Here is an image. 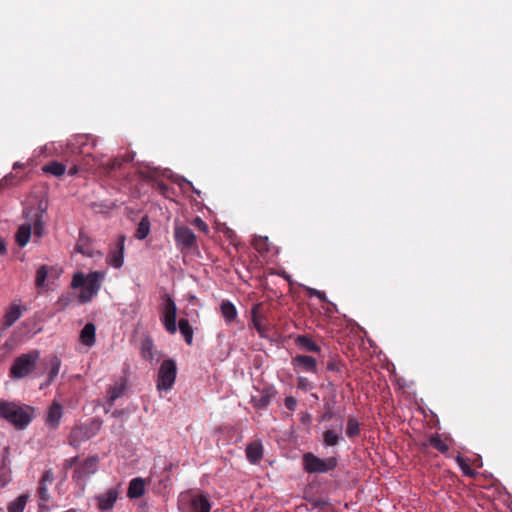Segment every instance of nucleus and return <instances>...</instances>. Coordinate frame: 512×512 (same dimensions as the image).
Instances as JSON below:
<instances>
[{
    "label": "nucleus",
    "instance_id": "nucleus-1",
    "mask_svg": "<svg viewBox=\"0 0 512 512\" xmlns=\"http://www.w3.org/2000/svg\"><path fill=\"white\" fill-rule=\"evenodd\" d=\"M34 418V408L16 401L0 399V419L18 430L25 429Z\"/></svg>",
    "mask_w": 512,
    "mask_h": 512
},
{
    "label": "nucleus",
    "instance_id": "nucleus-2",
    "mask_svg": "<svg viewBox=\"0 0 512 512\" xmlns=\"http://www.w3.org/2000/svg\"><path fill=\"white\" fill-rule=\"evenodd\" d=\"M106 273L103 271H93L85 275L82 272L73 274L71 288H82L78 298L81 303L90 302L101 289Z\"/></svg>",
    "mask_w": 512,
    "mask_h": 512
},
{
    "label": "nucleus",
    "instance_id": "nucleus-3",
    "mask_svg": "<svg viewBox=\"0 0 512 512\" xmlns=\"http://www.w3.org/2000/svg\"><path fill=\"white\" fill-rule=\"evenodd\" d=\"M40 356V351L33 349L16 357L9 369L10 379L20 380L34 376Z\"/></svg>",
    "mask_w": 512,
    "mask_h": 512
},
{
    "label": "nucleus",
    "instance_id": "nucleus-4",
    "mask_svg": "<svg viewBox=\"0 0 512 512\" xmlns=\"http://www.w3.org/2000/svg\"><path fill=\"white\" fill-rule=\"evenodd\" d=\"M303 465L305 471L310 474L327 473L337 467L338 459L335 456L321 459L309 452L303 455Z\"/></svg>",
    "mask_w": 512,
    "mask_h": 512
},
{
    "label": "nucleus",
    "instance_id": "nucleus-5",
    "mask_svg": "<svg viewBox=\"0 0 512 512\" xmlns=\"http://www.w3.org/2000/svg\"><path fill=\"white\" fill-rule=\"evenodd\" d=\"M174 240L182 253L195 251L199 247L195 233L189 227L178 223L174 226Z\"/></svg>",
    "mask_w": 512,
    "mask_h": 512
},
{
    "label": "nucleus",
    "instance_id": "nucleus-6",
    "mask_svg": "<svg viewBox=\"0 0 512 512\" xmlns=\"http://www.w3.org/2000/svg\"><path fill=\"white\" fill-rule=\"evenodd\" d=\"M100 428L101 422L97 420L75 426L69 435L70 445L78 448L83 442L94 437L99 432Z\"/></svg>",
    "mask_w": 512,
    "mask_h": 512
},
{
    "label": "nucleus",
    "instance_id": "nucleus-7",
    "mask_svg": "<svg viewBox=\"0 0 512 512\" xmlns=\"http://www.w3.org/2000/svg\"><path fill=\"white\" fill-rule=\"evenodd\" d=\"M177 375V366L174 360H164L159 368L157 376V390L159 392L169 391L172 389Z\"/></svg>",
    "mask_w": 512,
    "mask_h": 512
},
{
    "label": "nucleus",
    "instance_id": "nucleus-8",
    "mask_svg": "<svg viewBox=\"0 0 512 512\" xmlns=\"http://www.w3.org/2000/svg\"><path fill=\"white\" fill-rule=\"evenodd\" d=\"M99 459L97 456L86 458L75 470L72 475V480L80 487L81 490L85 486L90 477L98 470Z\"/></svg>",
    "mask_w": 512,
    "mask_h": 512
},
{
    "label": "nucleus",
    "instance_id": "nucleus-9",
    "mask_svg": "<svg viewBox=\"0 0 512 512\" xmlns=\"http://www.w3.org/2000/svg\"><path fill=\"white\" fill-rule=\"evenodd\" d=\"M54 481V471L52 468H46L44 470V472L42 473L40 479H39V483H38V488H37V494H38V497H39V508L40 509H45L47 508V504L50 502L51 500V496L48 492V485L52 484Z\"/></svg>",
    "mask_w": 512,
    "mask_h": 512
},
{
    "label": "nucleus",
    "instance_id": "nucleus-10",
    "mask_svg": "<svg viewBox=\"0 0 512 512\" xmlns=\"http://www.w3.org/2000/svg\"><path fill=\"white\" fill-rule=\"evenodd\" d=\"M120 495V484L110 487L103 493L95 496L97 508L101 512H111Z\"/></svg>",
    "mask_w": 512,
    "mask_h": 512
},
{
    "label": "nucleus",
    "instance_id": "nucleus-11",
    "mask_svg": "<svg viewBox=\"0 0 512 512\" xmlns=\"http://www.w3.org/2000/svg\"><path fill=\"white\" fill-rule=\"evenodd\" d=\"M176 313H177V307L174 302V300L166 295L164 308H163V315H162V322L170 334H175L177 331L176 326Z\"/></svg>",
    "mask_w": 512,
    "mask_h": 512
},
{
    "label": "nucleus",
    "instance_id": "nucleus-12",
    "mask_svg": "<svg viewBox=\"0 0 512 512\" xmlns=\"http://www.w3.org/2000/svg\"><path fill=\"white\" fill-rule=\"evenodd\" d=\"M125 236L120 235L115 246L111 247L107 256V263L115 268L120 269L124 264Z\"/></svg>",
    "mask_w": 512,
    "mask_h": 512
},
{
    "label": "nucleus",
    "instance_id": "nucleus-13",
    "mask_svg": "<svg viewBox=\"0 0 512 512\" xmlns=\"http://www.w3.org/2000/svg\"><path fill=\"white\" fill-rule=\"evenodd\" d=\"M96 144L97 139L93 135L89 134L75 135L68 142L70 150L80 154L85 153V147L90 146L91 148H94Z\"/></svg>",
    "mask_w": 512,
    "mask_h": 512
},
{
    "label": "nucleus",
    "instance_id": "nucleus-14",
    "mask_svg": "<svg viewBox=\"0 0 512 512\" xmlns=\"http://www.w3.org/2000/svg\"><path fill=\"white\" fill-rule=\"evenodd\" d=\"M10 447L6 446L1 452L0 459V488L5 487L11 481Z\"/></svg>",
    "mask_w": 512,
    "mask_h": 512
},
{
    "label": "nucleus",
    "instance_id": "nucleus-15",
    "mask_svg": "<svg viewBox=\"0 0 512 512\" xmlns=\"http://www.w3.org/2000/svg\"><path fill=\"white\" fill-rule=\"evenodd\" d=\"M61 359L57 355H50L48 357L47 365H48V375L44 383L40 385V389H44L50 386L58 376L61 368Z\"/></svg>",
    "mask_w": 512,
    "mask_h": 512
},
{
    "label": "nucleus",
    "instance_id": "nucleus-16",
    "mask_svg": "<svg viewBox=\"0 0 512 512\" xmlns=\"http://www.w3.org/2000/svg\"><path fill=\"white\" fill-rule=\"evenodd\" d=\"M428 446L433 447L442 454H446L449 450V445L447 444L446 440L442 438V435H440L439 433L431 434L427 438V440L421 442L420 444L421 449H425Z\"/></svg>",
    "mask_w": 512,
    "mask_h": 512
},
{
    "label": "nucleus",
    "instance_id": "nucleus-17",
    "mask_svg": "<svg viewBox=\"0 0 512 512\" xmlns=\"http://www.w3.org/2000/svg\"><path fill=\"white\" fill-rule=\"evenodd\" d=\"M25 310L26 308L24 306L11 304L7 308L3 317L4 329L11 327L17 320H19Z\"/></svg>",
    "mask_w": 512,
    "mask_h": 512
},
{
    "label": "nucleus",
    "instance_id": "nucleus-18",
    "mask_svg": "<svg viewBox=\"0 0 512 512\" xmlns=\"http://www.w3.org/2000/svg\"><path fill=\"white\" fill-rule=\"evenodd\" d=\"M292 364L294 367H299L305 372L317 373V362L312 356L297 355L292 358Z\"/></svg>",
    "mask_w": 512,
    "mask_h": 512
},
{
    "label": "nucleus",
    "instance_id": "nucleus-19",
    "mask_svg": "<svg viewBox=\"0 0 512 512\" xmlns=\"http://www.w3.org/2000/svg\"><path fill=\"white\" fill-rule=\"evenodd\" d=\"M262 303L255 304L251 309V320L254 328L257 330L261 337H264L267 332L265 325V317L261 315Z\"/></svg>",
    "mask_w": 512,
    "mask_h": 512
},
{
    "label": "nucleus",
    "instance_id": "nucleus-20",
    "mask_svg": "<svg viewBox=\"0 0 512 512\" xmlns=\"http://www.w3.org/2000/svg\"><path fill=\"white\" fill-rule=\"evenodd\" d=\"M145 494V480L141 477H136L130 480L127 497L130 499H138Z\"/></svg>",
    "mask_w": 512,
    "mask_h": 512
},
{
    "label": "nucleus",
    "instance_id": "nucleus-21",
    "mask_svg": "<svg viewBox=\"0 0 512 512\" xmlns=\"http://www.w3.org/2000/svg\"><path fill=\"white\" fill-rule=\"evenodd\" d=\"M74 251L90 258L95 255V251L91 247V239L82 232L79 234Z\"/></svg>",
    "mask_w": 512,
    "mask_h": 512
},
{
    "label": "nucleus",
    "instance_id": "nucleus-22",
    "mask_svg": "<svg viewBox=\"0 0 512 512\" xmlns=\"http://www.w3.org/2000/svg\"><path fill=\"white\" fill-rule=\"evenodd\" d=\"M62 415H63L62 406L59 403L54 402L48 410L47 417H46V424L50 428H53V429L57 428L60 424Z\"/></svg>",
    "mask_w": 512,
    "mask_h": 512
},
{
    "label": "nucleus",
    "instance_id": "nucleus-23",
    "mask_svg": "<svg viewBox=\"0 0 512 512\" xmlns=\"http://www.w3.org/2000/svg\"><path fill=\"white\" fill-rule=\"evenodd\" d=\"M344 440L342 435V425L340 424L337 429H327L323 433V444L326 447H333L339 444L340 441Z\"/></svg>",
    "mask_w": 512,
    "mask_h": 512
},
{
    "label": "nucleus",
    "instance_id": "nucleus-24",
    "mask_svg": "<svg viewBox=\"0 0 512 512\" xmlns=\"http://www.w3.org/2000/svg\"><path fill=\"white\" fill-rule=\"evenodd\" d=\"M80 342L87 346L92 347L96 342V327L93 323H87L80 332Z\"/></svg>",
    "mask_w": 512,
    "mask_h": 512
},
{
    "label": "nucleus",
    "instance_id": "nucleus-25",
    "mask_svg": "<svg viewBox=\"0 0 512 512\" xmlns=\"http://www.w3.org/2000/svg\"><path fill=\"white\" fill-rule=\"evenodd\" d=\"M246 457L251 464L258 463L263 457V446L261 442L254 441L246 447Z\"/></svg>",
    "mask_w": 512,
    "mask_h": 512
},
{
    "label": "nucleus",
    "instance_id": "nucleus-26",
    "mask_svg": "<svg viewBox=\"0 0 512 512\" xmlns=\"http://www.w3.org/2000/svg\"><path fill=\"white\" fill-rule=\"evenodd\" d=\"M32 233V225L30 223H24L18 227L15 234V241L20 247H24L28 244Z\"/></svg>",
    "mask_w": 512,
    "mask_h": 512
},
{
    "label": "nucleus",
    "instance_id": "nucleus-27",
    "mask_svg": "<svg viewBox=\"0 0 512 512\" xmlns=\"http://www.w3.org/2000/svg\"><path fill=\"white\" fill-rule=\"evenodd\" d=\"M191 508L193 512H210L211 504L207 496L198 495L192 498Z\"/></svg>",
    "mask_w": 512,
    "mask_h": 512
},
{
    "label": "nucleus",
    "instance_id": "nucleus-28",
    "mask_svg": "<svg viewBox=\"0 0 512 512\" xmlns=\"http://www.w3.org/2000/svg\"><path fill=\"white\" fill-rule=\"evenodd\" d=\"M295 342L301 349L308 352H319L321 350L320 346L307 335H299Z\"/></svg>",
    "mask_w": 512,
    "mask_h": 512
},
{
    "label": "nucleus",
    "instance_id": "nucleus-29",
    "mask_svg": "<svg viewBox=\"0 0 512 512\" xmlns=\"http://www.w3.org/2000/svg\"><path fill=\"white\" fill-rule=\"evenodd\" d=\"M220 310L223 318L227 323H231L237 317V309L235 305L228 300H225L221 303Z\"/></svg>",
    "mask_w": 512,
    "mask_h": 512
},
{
    "label": "nucleus",
    "instance_id": "nucleus-30",
    "mask_svg": "<svg viewBox=\"0 0 512 512\" xmlns=\"http://www.w3.org/2000/svg\"><path fill=\"white\" fill-rule=\"evenodd\" d=\"M28 500H29L28 493L19 495L15 500L11 501L7 505V511L8 512H23L27 505Z\"/></svg>",
    "mask_w": 512,
    "mask_h": 512
},
{
    "label": "nucleus",
    "instance_id": "nucleus-31",
    "mask_svg": "<svg viewBox=\"0 0 512 512\" xmlns=\"http://www.w3.org/2000/svg\"><path fill=\"white\" fill-rule=\"evenodd\" d=\"M42 171L46 174L60 177L65 173L66 167L64 164H62L60 162L52 161V162H49L48 164L44 165L42 167Z\"/></svg>",
    "mask_w": 512,
    "mask_h": 512
},
{
    "label": "nucleus",
    "instance_id": "nucleus-32",
    "mask_svg": "<svg viewBox=\"0 0 512 512\" xmlns=\"http://www.w3.org/2000/svg\"><path fill=\"white\" fill-rule=\"evenodd\" d=\"M179 331L185 339V342L188 345H191L193 342V329L189 324L187 319L181 318L179 320Z\"/></svg>",
    "mask_w": 512,
    "mask_h": 512
},
{
    "label": "nucleus",
    "instance_id": "nucleus-33",
    "mask_svg": "<svg viewBox=\"0 0 512 512\" xmlns=\"http://www.w3.org/2000/svg\"><path fill=\"white\" fill-rule=\"evenodd\" d=\"M43 213L44 210L37 211L32 217L34 234L38 238H41L44 233Z\"/></svg>",
    "mask_w": 512,
    "mask_h": 512
},
{
    "label": "nucleus",
    "instance_id": "nucleus-34",
    "mask_svg": "<svg viewBox=\"0 0 512 512\" xmlns=\"http://www.w3.org/2000/svg\"><path fill=\"white\" fill-rule=\"evenodd\" d=\"M153 341L146 338L141 343V356L143 359L152 362L154 360Z\"/></svg>",
    "mask_w": 512,
    "mask_h": 512
},
{
    "label": "nucleus",
    "instance_id": "nucleus-35",
    "mask_svg": "<svg viewBox=\"0 0 512 512\" xmlns=\"http://www.w3.org/2000/svg\"><path fill=\"white\" fill-rule=\"evenodd\" d=\"M149 232H150V221H149L148 217L145 216L140 220L134 236H135V238H137L139 240H143L148 236Z\"/></svg>",
    "mask_w": 512,
    "mask_h": 512
},
{
    "label": "nucleus",
    "instance_id": "nucleus-36",
    "mask_svg": "<svg viewBox=\"0 0 512 512\" xmlns=\"http://www.w3.org/2000/svg\"><path fill=\"white\" fill-rule=\"evenodd\" d=\"M360 434V424L355 417H348L346 425V435L349 438H354Z\"/></svg>",
    "mask_w": 512,
    "mask_h": 512
},
{
    "label": "nucleus",
    "instance_id": "nucleus-37",
    "mask_svg": "<svg viewBox=\"0 0 512 512\" xmlns=\"http://www.w3.org/2000/svg\"><path fill=\"white\" fill-rule=\"evenodd\" d=\"M252 245L260 253L269 251V240L266 236H255Z\"/></svg>",
    "mask_w": 512,
    "mask_h": 512
},
{
    "label": "nucleus",
    "instance_id": "nucleus-38",
    "mask_svg": "<svg viewBox=\"0 0 512 512\" xmlns=\"http://www.w3.org/2000/svg\"><path fill=\"white\" fill-rule=\"evenodd\" d=\"M124 389V384L115 385L109 389L107 399L110 405H113L123 395Z\"/></svg>",
    "mask_w": 512,
    "mask_h": 512
},
{
    "label": "nucleus",
    "instance_id": "nucleus-39",
    "mask_svg": "<svg viewBox=\"0 0 512 512\" xmlns=\"http://www.w3.org/2000/svg\"><path fill=\"white\" fill-rule=\"evenodd\" d=\"M49 274V268L46 265L40 266L36 271L35 284L37 287H43Z\"/></svg>",
    "mask_w": 512,
    "mask_h": 512
},
{
    "label": "nucleus",
    "instance_id": "nucleus-40",
    "mask_svg": "<svg viewBox=\"0 0 512 512\" xmlns=\"http://www.w3.org/2000/svg\"><path fill=\"white\" fill-rule=\"evenodd\" d=\"M456 462L465 476H468L471 478L476 476V472L473 469H471L469 464L466 462V460L461 455L456 456Z\"/></svg>",
    "mask_w": 512,
    "mask_h": 512
},
{
    "label": "nucleus",
    "instance_id": "nucleus-41",
    "mask_svg": "<svg viewBox=\"0 0 512 512\" xmlns=\"http://www.w3.org/2000/svg\"><path fill=\"white\" fill-rule=\"evenodd\" d=\"M327 371L335 372V373H342L344 370V364L336 357L331 358L327 362Z\"/></svg>",
    "mask_w": 512,
    "mask_h": 512
},
{
    "label": "nucleus",
    "instance_id": "nucleus-42",
    "mask_svg": "<svg viewBox=\"0 0 512 512\" xmlns=\"http://www.w3.org/2000/svg\"><path fill=\"white\" fill-rule=\"evenodd\" d=\"M123 161L121 157H116L112 160L107 161L106 163H101L100 165L104 167L106 172H111L118 169L122 165Z\"/></svg>",
    "mask_w": 512,
    "mask_h": 512
},
{
    "label": "nucleus",
    "instance_id": "nucleus-43",
    "mask_svg": "<svg viewBox=\"0 0 512 512\" xmlns=\"http://www.w3.org/2000/svg\"><path fill=\"white\" fill-rule=\"evenodd\" d=\"M192 225H194L199 231L203 232L204 234L209 233L208 224L198 216L193 219Z\"/></svg>",
    "mask_w": 512,
    "mask_h": 512
},
{
    "label": "nucleus",
    "instance_id": "nucleus-44",
    "mask_svg": "<svg viewBox=\"0 0 512 512\" xmlns=\"http://www.w3.org/2000/svg\"><path fill=\"white\" fill-rule=\"evenodd\" d=\"M305 289L307 291V294L310 297H317L321 302H327L328 301L325 292L317 290L315 288H311V287H306Z\"/></svg>",
    "mask_w": 512,
    "mask_h": 512
},
{
    "label": "nucleus",
    "instance_id": "nucleus-45",
    "mask_svg": "<svg viewBox=\"0 0 512 512\" xmlns=\"http://www.w3.org/2000/svg\"><path fill=\"white\" fill-rule=\"evenodd\" d=\"M153 188L161 195L169 197L170 187L162 181L155 182Z\"/></svg>",
    "mask_w": 512,
    "mask_h": 512
},
{
    "label": "nucleus",
    "instance_id": "nucleus-46",
    "mask_svg": "<svg viewBox=\"0 0 512 512\" xmlns=\"http://www.w3.org/2000/svg\"><path fill=\"white\" fill-rule=\"evenodd\" d=\"M16 184V177L9 173L0 180V187L7 188Z\"/></svg>",
    "mask_w": 512,
    "mask_h": 512
},
{
    "label": "nucleus",
    "instance_id": "nucleus-47",
    "mask_svg": "<svg viewBox=\"0 0 512 512\" xmlns=\"http://www.w3.org/2000/svg\"><path fill=\"white\" fill-rule=\"evenodd\" d=\"M297 386L299 389L303 390L304 392L309 391L313 387L312 383L306 377H302V376L298 377Z\"/></svg>",
    "mask_w": 512,
    "mask_h": 512
},
{
    "label": "nucleus",
    "instance_id": "nucleus-48",
    "mask_svg": "<svg viewBox=\"0 0 512 512\" xmlns=\"http://www.w3.org/2000/svg\"><path fill=\"white\" fill-rule=\"evenodd\" d=\"M270 403V396L269 394H263L260 396L259 399L254 401V406L259 409H263L268 406Z\"/></svg>",
    "mask_w": 512,
    "mask_h": 512
},
{
    "label": "nucleus",
    "instance_id": "nucleus-49",
    "mask_svg": "<svg viewBox=\"0 0 512 512\" xmlns=\"http://www.w3.org/2000/svg\"><path fill=\"white\" fill-rule=\"evenodd\" d=\"M284 404L289 411L293 412L297 407V400L293 396H287L284 400Z\"/></svg>",
    "mask_w": 512,
    "mask_h": 512
},
{
    "label": "nucleus",
    "instance_id": "nucleus-50",
    "mask_svg": "<svg viewBox=\"0 0 512 512\" xmlns=\"http://www.w3.org/2000/svg\"><path fill=\"white\" fill-rule=\"evenodd\" d=\"M135 152H128L127 154L121 156V159L124 162H131L134 160Z\"/></svg>",
    "mask_w": 512,
    "mask_h": 512
},
{
    "label": "nucleus",
    "instance_id": "nucleus-51",
    "mask_svg": "<svg viewBox=\"0 0 512 512\" xmlns=\"http://www.w3.org/2000/svg\"><path fill=\"white\" fill-rule=\"evenodd\" d=\"M77 460H78L77 456L67 459L65 461L66 469L71 468L72 466H74L77 463Z\"/></svg>",
    "mask_w": 512,
    "mask_h": 512
},
{
    "label": "nucleus",
    "instance_id": "nucleus-52",
    "mask_svg": "<svg viewBox=\"0 0 512 512\" xmlns=\"http://www.w3.org/2000/svg\"><path fill=\"white\" fill-rule=\"evenodd\" d=\"M7 252L5 241L0 237V256L5 255Z\"/></svg>",
    "mask_w": 512,
    "mask_h": 512
},
{
    "label": "nucleus",
    "instance_id": "nucleus-53",
    "mask_svg": "<svg viewBox=\"0 0 512 512\" xmlns=\"http://www.w3.org/2000/svg\"><path fill=\"white\" fill-rule=\"evenodd\" d=\"M332 416H333V413H332V411H330V410H329V411L325 412V413L322 415V418H321V419H322V420H328V419H331V418H332Z\"/></svg>",
    "mask_w": 512,
    "mask_h": 512
},
{
    "label": "nucleus",
    "instance_id": "nucleus-54",
    "mask_svg": "<svg viewBox=\"0 0 512 512\" xmlns=\"http://www.w3.org/2000/svg\"><path fill=\"white\" fill-rule=\"evenodd\" d=\"M78 172L77 166H73L68 170L69 175H75Z\"/></svg>",
    "mask_w": 512,
    "mask_h": 512
},
{
    "label": "nucleus",
    "instance_id": "nucleus-55",
    "mask_svg": "<svg viewBox=\"0 0 512 512\" xmlns=\"http://www.w3.org/2000/svg\"><path fill=\"white\" fill-rule=\"evenodd\" d=\"M172 468H173V464H172V463H170L168 466H166V467H165V470H166V471H171V470H172Z\"/></svg>",
    "mask_w": 512,
    "mask_h": 512
},
{
    "label": "nucleus",
    "instance_id": "nucleus-56",
    "mask_svg": "<svg viewBox=\"0 0 512 512\" xmlns=\"http://www.w3.org/2000/svg\"><path fill=\"white\" fill-rule=\"evenodd\" d=\"M23 214H24V216H25L26 218H27V217H29V212H28V210H27V209H25V210L23 211Z\"/></svg>",
    "mask_w": 512,
    "mask_h": 512
},
{
    "label": "nucleus",
    "instance_id": "nucleus-57",
    "mask_svg": "<svg viewBox=\"0 0 512 512\" xmlns=\"http://www.w3.org/2000/svg\"><path fill=\"white\" fill-rule=\"evenodd\" d=\"M20 166L21 165L18 162H16V163H14L13 168L16 169V168H19Z\"/></svg>",
    "mask_w": 512,
    "mask_h": 512
},
{
    "label": "nucleus",
    "instance_id": "nucleus-58",
    "mask_svg": "<svg viewBox=\"0 0 512 512\" xmlns=\"http://www.w3.org/2000/svg\"><path fill=\"white\" fill-rule=\"evenodd\" d=\"M68 300H69L68 298H66L65 300H64L63 298H60V301H64V302H65V305H67V304H68Z\"/></svg>",
    "mask_w": 512,
    "mask_h": 512
},
{
    "label": "nucleus",
    "instance_id": "nucleus-59",
    "mask_svg": "<svg viewBox=\"0 0 512 512\" xmlns=\"http://www.w3.org/2000/svg\"><path fill=\"white\" fill-rule=\"evenodd\" d=\"M192 188H193V192H194V193H196V194H198V195L200 194V191H199V190L195 189L194 187H192Z\"/></svg>",
    "mask_w": 512,
    "mask_h": 512
},
{
    "label": "nucleus",
    "instance_id": "nucleus-60",
    "mask_svg": "<svg viewBox=\"0 0 512 512\" xmlns=\"http://www.w3.org/2000/svg\"><path fill=\"white\" fill-rule=\"evenodd\" d=\"M186 183L192 187V182L186 181Z\"/></svg>",
    "mask_w": 512,
    "mask_h": 512
}]
</instances>
